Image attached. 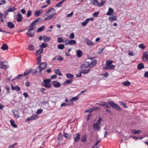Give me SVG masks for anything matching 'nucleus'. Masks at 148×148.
Masks as SVG:
<instances>
[{
	"mask_svg": "<svg viewBox=\"0 0 148 148\" xmlns=\"http://www.w3.org/2000/svg\"><path fill=\"white\" fill-rule=\"evenodd\" d=\"M57 41L58 43L64 42L63 37H59L57 39Z\"/></svg>",
	"mask_w": 148,
	"mask_h": 148,
	"instance_id": "44",
	"label": "nucleus"
},
{
	"mask_svg": "<svg viewBox=\"0 0 148 148\" xmlns=\"http://www.w3.org/2000/svg\"><path fill=\"white\" fill-rule=\"evenodd\" d=\"M76 43V42L75 40H71L68 42V43H66V44H69V45H73L75 44Z\"/></svg>",
	"mask_w": 148,
	"mask_h": 148,
	"instance_id": "33",
	"label": "nucleus"
},
{
	"mask_svg": "<svg viewBox=\"0 0 148 148\" xmlns=\"http://www.w3.org/2000/svg\"><path fill=\"white\" fill-rule=\"evenodd\" d=\"M23 17L21 14L20 13H18V14L17 20L18 22H21L22 20Z\"/></svg>",
	"mask_w": 148,
	"mask_h": 148,
	"instance_id": "19",
	"label": "nucleus"
},
{
	"mask_svg": "<svg viewBox=\"0 0 148 148\" xmlns=\"http://www.w3.org/2000/svg\"><path fill=\"white\" fill-rule=\"evenodd\" d=\"M66 103L67 104L68 106H72L73 104V102L71 99L70 100L68 101Z\"/></svg>",
	"mask_w": 148,
	"mask_h": 148,
	"instance_id": "50",
	"label": "nucleus"
},
{
	"mask_svg": "<svg viewBox=\"0 0 148 148\" xmlns=\"http://www.w3.org/2000/svg\"><path fill=\"white\" fill-rule=\"evenodd\" d=\"M99 11H97L93 14V16L94 17H96L99 14Z\"/></svg>",
	"mask_w": 148,
	"mask_h": 148,
	"instance_id": "52",
	"label": "nucleus"
},
{
	"mask_svg": "<svg viewBox=\"0 0 148 148\" xmlns=\"http://www.w3.org/2000/svg\"><path fill=\"white\" fill-rule=\"evenodd\" d=\"M36 26H33L30 24L29 28L26 34L29 36L30 37H32L34 36V31L36 29Z\"/></svg>",
	"mask_w": 148,
	"mask_h": 148,
	"instance_id": "2",
	"label": "nucleus"
},
{
	"mask_svg": "<svg viewBox=\"0 0 148 148\" xmlns=\"http://www.w3.org/2000/svg\"><path fill=\"white\" fill-rule=\"evenodd\" d=\"M42 111L43 110L42 109L40 108V109H38L37 110L36 112V114H39L41 113L42 112Z\"/></svg>",
	"mask_w": 148,
	"mask_h": 148,
	"instance_id": "51",
	"label": "nucleus"
},
{
	"mask_svg": "<svg viewBox=\"0 0 148 148\" xmlns=\"http://www.w3.org/2000/svg\"><path fill=\"white\" fill-rule=\"evenodd\" d=\"M38 117V116L37 114H33L30 117H28L26 119V121H33L35 120Z\"/></svg>",
	"mask_w": 148,
	"mask_h": 148,
	"instance_id": "6",
	"label": "nucleus"
},
{
	"mask_svg": "<svg viewBox=\"0 0 148 148\" xmlns=\"http://www.w3.org/2000/svg\"><path fill=\"white\" fill-rule=\"evenodd\" d=\"M16 10V8L14 7H10L7 10V12H12Z\"/></svg>",
	"mask_w": 148,
	"mask_h": 148,
	"instance_id": "31",
	"label": "nucleus"
},
{
	"mask_svg": "<svg viewBox=\"0 0 148 148\" xmlns=\"http://www.w3.org/2000/svg\"><path fill=\"white\" fill-rule=\"evenodd\" d=\"M34 48V46L32 45H29L28 47L29 49L31 51H33Z\"/></svg>",
	"mask_w": 148,
	"mask_h": 148,
	"instance_id": "48",
	"label": "nucleus"
},
{
	"mask_svg": "<svg viewBox=\"0 0 148 148\" xmlns=\"http://www.w3.org/2000/svg\"><path fill=\"white\" fill-rule=\"evenodd\" d=\"M98 123H93V128L95 131H98L100 129V126Z\"/></svg>",
	"mask_w": 148,
	"mask_h": 148,
	"instance_id": "7",
	"label": "nucleus"
},
{
	"mask_svg": "<svg viewBox=\"0 0 148 148\" xmlns=\"http://www.w3.org/2000/svg\"><path fill=\"white\" fill-rule=\"evenodd\" d=\"M81 71L82 73L84 74H86L89 72L90 71V69H82L81 70Z\"/></svg>",
	"mask_w": 148,
	"mask_h": 148,
	"instance_id": "29",
	"label": "nucleus"
},
{
	"mask_svg": "<svg viewBox=\"0 0 148 148\" xmlns=\"http://www.w3.org/2000/svg\"><path fill=\"white\" fill-rule=\"evenodd\" d=\"M88 66L90 67L89 62L86 61L84 62L81 67L82 69H85L88 67Z\"/></svg>",
	"mask_w": 148,
	"mask_h": 148,
	"instance_id": "11",
	"label": "nucleus"
},
{
	"mask_svg": "<svg viewBox=\"0 0 148 148\" xmlns=\"http://www.w3.org/2000/svg\"><path fill=\"white\" fill-rule=\"evenodd\" d=\"M37 64H39L41 62V56H39L37 58Z\"/></svg>",
	"mask_w": 148,
	"mask_h": 148,
	"instance_id": "49",
	"label": "nucleus"
},
{
	"mask_svg": "<svg viewBox=\"0 0 148 148\" xmlns=\"http://www.w3.org/2000/svg\"><path fill=\"white\" fill-rule=\"evenodd\" d=\"M45 26H42L38 28L36 32H40L42 31L45 28Z\"/></svg>",
	"mask_w": 148,
	"mask_h": 148,
	"instance_id": "40",
	"label": "nucleus"
},
{
	"mask_svg": "<svg viewBox=\"0 0 148 148\" xmlns=\"http://www.w3.org/2000/svg\"><path fill=\"white\" fill-rule=\"evenodd\" d=\"M92 3L95 5H97L98 7H101L100 3L97 0H93Z\"/></svg>",
	"mask_w": 148,
	"mask_h": 148,
	"instance_id": "26",
	"label": "nucleus"
},
{
	"mask_svg": "<svg viewBox=\"0 0 148 148\" xmlns=\"http://www.w3.org/2000/svg\"><path fill=\"white\" fill-rule=\"evenodd\" d=\"M144 67L143 64L142 63H141L138 64L137 66V69L139 70L142 69L144 68Z\"/></svg>",
	"mask_w": 148,
	"mask_h": 148,
	"instance_id": "28",
	"label": "nucleus"
},
{
	"mask_svg": "<svg viewBox=\"0 0 148 148\" xmlns=\"http://www.w3.org/2000/svg\"><path fill=\"white\" fill-rule=\"evenodd\" d=\"M48 46V44H44V43H42L41 45V47L42 48H45L46 47Z\"/></svg>",
	"mask_w": 148,
	"mask_h": 148,
	"instance_id": "54",
	"label": "nucleus"
},
{
	"mask_svg": "<svg viewBox=\"0 0 148 148\" xmlns=\"http://www.w3.org/2000/svg\"><path fill=\"white\" fill-rule=\"evenodd\" d=\"M101 3H100V5L101 7L103 6L105 3L106 0H101Z\"/></svg>",
	"mask_w": 148,
	"mask_h": 148,
	"instance_id": "58",
	"label": "nucleus"
},
{
	"mask_svg": "<svg viewBox=\"0 0 148 148\" xmlns=\"http://www.w3.org/2000/svg\"><path fill=\"white\" fill-rule=\"evenodd\" d=\"M74 37V35L73 33L72 32L69 35V38L70 39H73Z\"/></svg>",
	"mask_w": 148,
	"mask_h": 148,
	"instance_id": "59",
	"label": "nucleus"
},
{
	"mask_svg": "<svg viewBox=\"0 0 148 148\" xmlns=\"http://www.w3.org/2000/svg\"><path fill=\"white\" fill-rule=\"evenodd\" d=\"M73 82L72 79L67 80H66L64 83H63V85H66L68 84H69L72 83Z\"/></svg>",
	"mask_w": 148,
	"mask_h": 148,
	"instance_id": "35",
	"label": "nucleus"
},
{
	"mask_svg": "<svg viewBox=\"0 0 148 148\" xmlns=\"http://www.w3.org/2000/svg\"><path fill=\"white\" fill-rule=\"evenodd\" d=\"M142 58L144 61H148V54L146 53H144L143 55Z\"/></svg>",
	"mask_w": 148,
	"mask_h": 148,
	"instance_id": "20",
	"label": "nucleus"
},
{
	"mask_svg": "<svg viewBox=\"0 0 148 148\" xmlns=\"http://www.w3.org/2000/svg\"><path fill=\"white\" fill-rule=\"evenodd\" d=\"M43 12L42 10H37L35 12L34 15L36 16H38L39 15L42 14Z\"/></svg>",
	"mask_w": 148,
	"mask_h": 148,
	"instance_id": "14",
	"label": "nucleus"
},
{
	"mask_svg": "<svg viewBox=\"0 0 148 148\" xmlns=\"http://www.w3.org/2000/svg\"><path fill=\"white\" fill-rule=\"evenodd\" d=\"M130 84V82L128 81L124 82L123 83V85L126 86H129Z\"/></svg>",
	"mask_w": 148,
	"mask_h": 148,
	"instance_id": "39",
	"label": "nucleus"
},
{
	"mask_svg": "<svg viewBox=\"0 0 148 148\" xmlns=\"http://www.w3.org/2000/svg\"><path fill=\"white\" fill-rule=\"evenodd\" d=\"M117 17L116 15H113L111 16H110L109 18L110 21L111 22H113L116 21L117 20Z\"/></svg>",
	"mask_w": 148,
	"mask_h": 148,
	"instance_id": "12",
	"label": "nucleus"
},
{
	"mask_svg": "<svg viewBox=\"0 0 148 148\" xmlns=\"http://www.w3.org/2000/svg\"><path fill=\"white\" fill-rule=\"evenodd\" d=\"M6 63L4 61L0 62V68L4 69H6L7 68V65L6 64H4Z\"/></svg>",
	"mask_w": 148,
	"mask_h": 148,
	"instance_id": "8",
	"label": "nucleus"
},
{
	"mask_svg": "<svg viewBox=\"0 0 148 148\" xmlns=\"http://www.w3.org/2000/svg\"><path fill=\"white\" fill-rule=\"evenodd\" d=\"M32 12L31 11L29 10L27 12V16L28 17H29L31 15Z\"/></svg>",
	"mask_w": 148,
	"mask_h": 148,
	"instance_id": "62",
	"label": "nucleus"
},
{
	"mask_svg": "<svg viewBox=\"0 0 148 148\" xmlns=\"http://www.w3.org/2000/svg\"><path fill=\"white\" fill-rule=\"evenodd\" d=\"M54 72L56 74H58V75H62V74L60 72L59 69H55Z\"/></svg>",
	"mask_w": 148,
	"mask_h": 148,
	"instance_id": "34",
	"label": "nucleus"
},
{
	"mask_svg": "<svg viewBox=\"0 0 148 148\" xmlns=\"http://www.w3.org/2000/svg\"><path fill=\"white\" fill-rule=\"evenodd\" d=\"M71 99L72 100V101L73 102V101H76L79 98L77 96H76V97H73Z\"/></svg>",
	"mask_w": 148,
	"mask_h": 148,
	"instance_id": "53",
	"label": "nucleus"
},
{
	"mask_svg": "<svg viewBox=\"0 0 148 148\" xmlns=\"http://www.w3.org/2000/svg\"><path fill=\"white\" fill-rule=\"evenodd\" d=\"M57 60H60V61H62L63 60V58L62 57L59 55L58 56Z\"/></svg>",
	"mask_w": 148,
	"mask_h": 148,
	"instance_id": "64",
	"label": "nucleus"
},
{
	"mask_svg": "<svg viewBox=\"0 0 148 148\" xmlns=\"http://www.w3.org/2000/svg\"><path fill=\"white\" fill-rule=\"evenodd\" d=\"M77 55L78 58L81 57L83 54V53L80 50H77L76 51Z\"/></svg>",
	"mask_w": 148,
	"mask_h": 148,
	"instance_id": "16",
	"label": "nucleus"
},
{
	"mask_svg": "<svg viewBox=\"0 0 148 148\" xmlns=\"http://www.w3.org/2000/svg\"><path fill=\"white\" fill-rule=\"evenodd\" d=\"M52 84L55 88H58L61 86V84L57 81H55L52 82Z\"/></svg>",
	"mask_w": 148,
	"mask_h": 148,
	"instance_id": "10",
	"label": "nucleus"
},
{
	"mask_svg": "<svg viewBox=\"0 0 148 148\" xmlns=\"http://www.w3.org/2000/svg\"><path fill=\"white\" fill-rule=\"evenodd\" d=\"M63 136L62 133H60L57 136V139L59 141H60L62 140Z\"/></svg>",
	"mask_w": 148,
	"mask_h": 148,
	"instance_id": "30",
	"label": "nucleus"
},
{
	"mask_svg": "<svg viewBox=\"0 0 148 148\" xmlns=\"http://www.w3.org/2000/svg\"><path fill=\"white\" fill-rule=\"evenodd\" d=\"M43 39L44 41L46 42H48L49 41L50 39V38L48 37L47 36H43Z\"/></svg>",
	"mask_w": 148,
	"mask_h": 148,
	"instance_id": "37",
	"label": "nucleus"
},
{
	"mask_svg": "<svg viewBox=\"0 0 148 148\" xmlns=\"http://www.w3.org/2000/svg\"><path fill=\"white\" fill-rule=\"evenodd\" d=\"M115 67V66L113 65H110L107 66L106 67V69L108 70H110L111 69H114Z\"/></svg>",
	"mask_w": 148,
	"mask_h": 148,
	"instance_id": "41",
	"label": "nucleus"
},
{
	"mask_svg": "<svg viewBox=\"0 0 148 148\" xmlns=\"http://www.w3.org/2000/svg\"><path fill=\"white\" fill-rule=\"evenodd\" d=\"M113 62L112 60H107L106 62V65L107 66L111 65Z\"/></svg>",
	"mask_w": 148,
	"mask_h": 148,
	"instance_id": "38",
	"label": "nucleus"
},
{
	"mask_svg": "<svg viewBox=\"0 0 148 148\" xmlns=\"http://www.w3.org/2000/svg\"><path fill=\"white\" fill-rule=\"evenodd\" d=\"M64 136L65 138L67 139H70L71 137V134L70 133H67L64 132Z\"/></svg>",
	"mask_w": 148,
	"mask_h": 148,
	"instance_id": "27",
	"label": "nucleus"
},
{
	"mask_svg": "<svg viewBox=\"0 0 148 148\" xmlns=\"http://www.w3.org/2000/svg\"><path fill=\"white\" fill-rule=\"evenodd\" d=\"M30 73H31L32 75H33L37 73V71L36 69H30L29 70Z\"/></svg>",
	"mask_w": 148,
	"mask_h": 148,
	"instance_id": "36",
	"label": "nucleus"
},
{
	"mask_svg": "<svg viewBox=\"0 0 148 148\" xmlns=\"http://www.w3.org/2000/svg\"><path fill=\"white\" fill-rule=\"evenodd\" d=\"M131 132L135 134H140L142 132V131L140 130H132Z\"/></svg>",
	"mask_w": 148,
	"mask_h": 148,
	"instance_id": "21",
	"label": "nucleus"
},
{
	"mask_svg": "<svg viewBox=\"0 0 148 148\" xmlns=\"http://www.w3.org/2000/svg\"><path fill=\"white\" fill-rule=\"evenodd\" d=\"M139 47L142 49H145V46L144 45V44L143 43H142L139 45Z\"/></svg>",
	"mask_w": 148,
	"mask_h": 148,
	"instance_id": "55",
	"label": "nucleus"
},
{
	"mask_svg": "<svg viewBox=\"0 0 148 148\" xmlns=\"http://www.w3.org/2000/svg\"><path fill=\"white\" fill-rule=\"evenodd\" d=\"M66 76L67 78L71 79L73 78L74 77L73 75L69 73L66 74Z\"/></svg>",
	"mask_w": 148,
	"mask_h": 148,
	"instance_id": "45",
	"label": "nucleus"
},
{
	"mask_svg": "<svg viewBox=\"0 0 148 148\" xmlns=\"http://www.w3.org/2000/svg\"><path fill=\"white\" fill-rule=\"evenodd\" d=\"M51 80L50 79H44L42 83V84L45 87L49 88L51 87Z\"/></svg>",
	"mask_w": 148,
	"mask_h": 148,
	"instance_id": "4",
	"label": "nucleus"
},
{
	"mask_svg": "<svg viewBox=\"0 0 148 148\" xmlns=\"http://www.w3.org/2000/svg\"><path fill=\"white\" fill-rule=\"evenodd\" d=\"M119 102L121 103L125 108H127L128 107L126 103L121 102Z\"/></svg>",
	"mask_w": 148,
	"mask_h": 148,
	"instance_id": "56",
	"label": "nucleus"
},
{
	"mask_svg": "<svg viewBox=\"0 0 148 148\" xmlns=\"http://www.w3.org/2000/svg\"><path fill=\"white\" fill-rule=\"evenodd\" d=\"M88 20L87 19H86V20L84 21L82 23V25L83 26H85L88 23Z\"/></svg>",
	"mask_w": 148,
	"mask_h": 148,
	"instance_id": "46",
	"label": "nucleus"
},
{
	"mask_svg": "<svg viewBox=\"0 0 148 148\" xmlns=\"http://www.w3.org/2000/svg\"><path fill=\"white\" fill-rule=\"evenodd\" d=\"M66 0H62L59 3L56 4L55 6L57 7H62V4L63 2L65 1Z\"/></svg>",
	"mask_w": 148,
	"mask_h": 148,
	"instance_id": "23",
	"label": "nucleus"
},
{
	"mask_svg": "<svg viewBox=\"0 0 148 148\" xmlns=\"http://www.w3.org/2000/svg\"><path fill=\"white\" fill-rule=\"evenodd\" d=\"M108 103L113 109L119 111H121V108L117 104L115 103L113 101H108Z\"/></svg>",
	"mask_w": 148,
	"mask_h": 148,
	"instance_id": "3",
	"label": "nucleus"
},
{
	"mask_svg": "<svg viewBox=\"0 0 148 148\" xmlns=\"http://www.w3.org/2000/svg\"><path fill=\"white\" fill-rule=\"evenodd\" d=\"M43 50L41 48V49L38 50L36 51V53L37 55H39L43 52Z\"/></svg>",
	"mask_w": 148,
	"mask_h": 148,
	"instance_id": "42",
	"label": "nucleus"
},
{
	"mask_svg": "<svg viewBox=\"0 0 148 148\" xmlns=\"http://www.w3.org/2000/svg\"><path fill=\"white\" fill-rule=\"evenodd\" d=\"M47 66V64L46 63L42 62L40 64L38 68H39V72L41 73V71L45 69Z\"/></svg>",
	"mask_w": 148,
	"mask_h": 148,
	"instance_id": "5",
	"label": "nucleus"
},
{
	"mask_svg": "<svg viewBox=\"0 0 148 148\" xmlns=\"http://www.w3.org/2000/svg\"><path fill=\"white\" fill-rule=\"evenodd\" d=\"M106 103L105 102L102 101L100 102V103L98 104L99 105V106H101L104 107Z\"/></svg>",
	"mask_w": 148,
	"mask_h": 148,
	"instance_id": "57",
	"label": "nucleus"
},
{
	"mask_svg": "<svg viewBox=\"0 0 148 148\" xmlns=\"http://www.w3.org/2000/svg\"><path fill=\"white\" fill-rule=\"evenodd\" d=\"M55 10L53 8H51L49 9L48 11L46 12V15L49 16L46 17L44 19L45 20H47L50 19L51 18H53V16L55 14Z\"/></svg>",
	"mask_w": 148,
	"mask_h": 148,
	"instance_id": "1",
	"label": "nucleus"
},
{
	"mask_svg": "<svg viewBox=\"0 0 148 148\" xmlns=\"http://www.w3.org/2000/svg\"><path fill=\"white\" fill-rule=\"evenodd\" d=\"M81 140L82 142H85L86 140V137L85 135H83L81 138Z\"/></svg>",
	"mask_w": 148,
	"mask_h": 148,
	"instance_id": "47",
	"label": "nucleus"
},
{
	"mask_svg": "<svg viewBox=\"0 0 148 148\" xmlns=\"http://www.w3.org/2000/svg\"><path fill=\"white\" fill-rule=\"evenodd\" d=\"M97 63V61L96 60L94 59L91 61L90 63H89L90 68H92L93 66H95Z\"/></svg>",
	"mask_w": 148,
	"mask_h": 148,
	"instance_id": "13",
	"label": "nucleus"
},
{
	"mask_svg": "<svg viewBox=\"0 0 148 148\" xmlns=\"http://www.w3.org/2000/svg\"><path fill=\"white\" fill-rule=\"evenodd\" d=\"M114 10L113 9L110 8H109L108 12L106 13V14L108 16L111 15L114 12Z\"/></svg>",
	"mask_w": 148,
	"mask_h": 148,
	"instance_id": "17",
	"label": "nucleus"
},
{
	"mask_svg": "<svg viewBox=\"0 0 148 148\" xmlns=\"http://www.w3.org/2000/svg\"><path fill=\"white\" fill-rule=\"evenodd\" d=\"M1 48L3 50H6L8 49V46L6 44H4L2 45Z\"/></svg>",
	"mask_w": 148,
	"mask_h": 148,
	"instance_id": "24",
	"label": "nucleus"
},
{
	"mask_svg": "<svg viewBox=\"0 0 148 148\" xmlns=\"http://www.w3.org/2000/svg\"><path fill=\"white\" fill-rule=\"evenodd\" d=\"M11 125L13 127L16 128L17 127V125L14 123V121L13 119H11L10 121Z\"/></svg>",
	"mask_w": 148,
	"mask_h": 148,
	"instance_id": "25",
	"label": "nucleus"
},
{
	"mask_svg": "<svg viewBox=\"0 0 148 148\" xmlns=\"http://www.w3.org/2000/svg\"><path fill=\"white\" fill-rule=\"evenodd\" d=\"M13 113L15 118H17L19 117V112L17 110H14L13 111Z\"/></svg>",
	"mask_w": 148,
	"mask_h": 148,
	"instance_id": "15",
	"label": "nucleus"
},
{
	"mask_svg": "<svg viewBox=\"0 0 148 148\" xmlns=\"http://www.w3.org/2000/svg\"><path fill=\"white\" fill-rule=\"evenodd\" d=\"M6 3L5 0H0V5L4 4Z\"/></svg>",
	"mask_w": 148,
	"mask_h": 148,
	"instance_id": "60",
	"label": "nucleus"
},
{
	"mask_svg": "<svg viewBox=\"0 0 148 148\" xmlns=\"http://www.w3.org/2000/svg\"><path fill=\"white\" fill-rule=\"evenodd\" d=\"M7 26L9 28L12 29L14 27V24L12 22H8L7 23Z\"/></svg>",
	"mask_w": 148,
	"mask_h": 148,
	"instance_id": "18",
	"label": "nucleus"
},
{
	"mask_svg": "<svg viewBox=\"0 0 148 148\" xmlns=\"http://www.w3.org/2000/svg\"><path fill=\"white\" fill-rule=\"evenodd\" d=\"M17 144V143H15L9 146L10 148H14V146Z\"/></svg>",
	"mask_w": 148,
	"mask_h": 148,
	"instance_id": "63",
	"label": "nucleus"
},
{
	"mask_svg": "<svg viewBox=\"0 0 148 148\" xmlns=\"http://www.w3.org/2000/svg\"><path fill=\"white\" fill-rule=\"evenodd\" d=\"M5 88L7 90L6 94H8L10 92V88L8 86H6Z\"/></svg>",
	"mask_w": 148,
	"mask_h": 148,
	"instance_id": "61",
	"label": "nucleus"
},
{
	"mask_svg": "<svg viewBox=\"0 0 148 148\" xmlns=\"http://www.w3.org/2000/svg\"><path fill=\"white\" fill-rule=\"evenodd\" d=\"M42 18H38L36 21H35L33 22L31 24L33 26H34V25L36 24L37 23L42 22Z\"/></svg>",
	"mask_w": 148,
	"mask_h": 148,
	"instance_id": "9",
	"label": "nucleus"
},
{
	"mask_svg": "<svg viewBox=\"0 0 148 148\" xmlns=\"http://www.w3.org/2000/svg\"><path fill=\"white\" fill-rule=\"evenodd\" d=\"M58 47L59 49H63L64 48V46L63 44H60L58 45Z\"/></svg>",
	"mask_w": 148,
	"mask_h": 148,
	"instance_id": "43",
	"label": "nucleus"
},
{
	"mask_svg": "<svg viewBox=\"0 0 148 148\" xmlns=\"http://www.w3.org/2000/svg\"><path fill=\"white\" fill-rule=\"evenodd\" d=\"M80 135L78 133L75 134V136L74 138L75 142H77L79 140Z\"/></svg>",
	"mask_w": 148,
	"mask_h": 148,
	"instance_id": "22",
	"label": "nucleus"
},
{
	"mask_svg": "<svg viewBox=\"0 0 148 148\" xmlns=\"http://www.w3.org/2000/svg\"><path fill=\"white\" fill-rule=\"evenodd\" d=\"M86 43L88 45L90 46H93V44L92 42L90 40L88 39H87L86 40Z\"/></svg>",
	"mask_w": 148,
	"mask_h": 148,
	"instance_id": "32",
	"label": "nucleus"
}]
</instances>
